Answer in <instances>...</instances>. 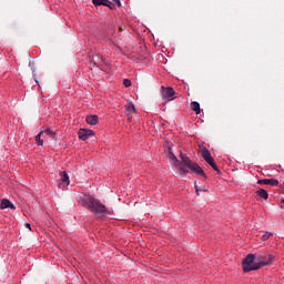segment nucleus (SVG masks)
<instances>
[{
    "mask_svg": "<svg viewBox=\"0 0 284 284\" xmlns=\"http://www.w3.org/2000/svg\"><path fill=\"white\" fill-rule=\"evenodd\" d=\"M113 3H115L114 6H116L118 8H121V0H112Z\"/></svg>",
    "mask_w": 284,
    "mask_h": 284,
    "instance_id": "obj_21",
    "label": "nucleus"
},
{
    "mask_svg": "<svg viewBox=\"0 0 284 284\" xmlns=\"http://www.w3.org/2000/svg\"><path fill=\"white\" fill-rule=\"evenodd\" d=\"M85 121L89 125H97L99 123V115H87Z\"/></svg>",
    "mask_w": 284,
    "mask_h": 284,
    "instance_id": "obj_11",
    "label": "nucleus"
},
{
    "mask_svg": "<svg viewBox=\"0 0 284 284\" xmlns=\"http://www.w3.org/2000/svg\"><path fill=\"white\" fill-rule=\"evenodd\" d=\"M24 227H27V230H32V226L30 225V223H24Z\"/></svg>",
    "mask_w": 284,
    "mask_h": 284,
    "instance_id": "obj_23",
    "label": "nucleus"
},
{
    "mask_svg": "<svg viewBox=\"0 0 284 284\" xmlns=\"http://www.w3.org/2000/svg\"><path fill=\"white\" fill-rule=\"evenodd\" d=\"M202 159H204V161H206V163L209 165H211V168L217 173L221 174V170L219 169V166L216 165V162L214 161V158H212V153H210V150H207V148H203L202 149Z\"/></svg>",
    "mask_w": 284,
    "mask_h": 284,
    "instance_id": "obj_4",
    "label": "nucleus"
},
{
    "mask_svg": "<svg viewBox=\"0 0 284 284\" xmlns=\"http://www.w3.org/2000/svg\"><path fill=\"white\" fill-rule=\"evenodd\" d=\"M93 61H99V54L93 55Z\"/></svg>",
    "mask_w": 284,
    "mask_h": 284,
    "instance_id": "obj_24",
    "label": "nucleus"
},
{
    "mask_svg": "<svg viewBox=\"0 0 284 284\" xmlns=\"http://www.w3.org/2000/svg\"><path fill=\"white\" fill-rule=\"evenodd\" d=\"M8 207H9L10 210H17V206H14V204L11 203L10 200L3 199V200L1 201V203H0V210H8Z\"/></svg>",
    "mask_w": 284,
    "mask_h": 284,
    "instance_id": "obj_9",
    "label": "nucleus"
},
{
    "mask_svg": "<svg viewBox=\"0 0 284 284\" xmlns=\"http://www.w3.org/2000/svg\"><path fill=\"white\" fill-rule=\"evenodd\" d=\"M274 234L272 232H266L265 234L262 235V241H267Z\"/></svg>",
    "mask_w": 284,
    "mask_h": 284,
    "instance_id": "obj_18",
    "label": "nucleus"
},
{
    "mask_svg": "<svg viewBox=\"0 0 284 284\" xmlns=\"http://www.w3.org/2000/svg\"><path fill=\"white\" fill-rule=\"evenodd\" d=\"M78 135L80 141H88V139L94 136V132L90 129H80Z\"/></svg>",
    "mask_w": 284,
    "mask_h": 284,
    "instance_id": "obj_6",
    "label": "nucleus"
},
{
    "mask_svg": "<svg viewBox=\"0 0 284 284\" xmlns=\"http://www.w3.org/2000/svg\"><path fill=\"white\" fill-rule=\"evenodd\" d=\"M123 85H124V88H131L132 87V81L130 79H124L123 80Z\"/></svg>",
    "mask_w": 284,
    "mask_h": 284,
    "instance_id": "obj_19",
    "label": "nucleus"
},
{
    "mask_svg": "<svg viewBox=\"0 0 284 284\" xmlns=\"http://www.w3.org/2000/svg\"><path fill=\"white\" fill-rule=\"evenodd\" d=\"M62 183L64 185H70V176L68 175V172H65V171L62 172Z\"/></svg>",
    "mask_w": 284,
    "mask_h": 284,
    "instance_id": "obj_15",
    "label": "nucleus"
},
{
    "mask_svg": "<svg viewBox=\"0 0 284 284\" xmlns=\"http://www.w3.org/2000/svg\"><path fill=\"white\" fill-rule=\"evenodd\" d=\"M89 212L95 214V216H108L110 210L99 200H92L91 206H89Z\"/></svg>",
    "mask_w": 284,
    "mask_h": 284,
    "instance_id": "obj_3",
    "label": "nucleus"
},
{
    "mask_svg": "<svg viewBox=\"0 0 284 284\" xmlns=\"http://www.w3.org/2000/svg\"><path fill=\"white\" fill-rule=\"evenodd\" d=\"M42 134H43V131H40L39 134L36 135L37 145H43V139H41Z\"/></svg>",
    "mask_w": 284,
    "mask_h": 284,
    "instance_id": "obj_17",
    "label": "nucleus"
},
{
    "mask_svg": "<svg viewBox=\"0 0 284 284\" xmlns=\"http://www.w3.org/2000/svg\"><path fill=\"white\" fill-rule=\"evenodd\" d=\"M162 99L164 101H174V99H176L175 94L176 91H174V88L172 87H162Z\"/></svg>",
    "mask_w": 284,
    "mask_h": 284,
    "instance_id": "obj_5",
    "label": "nucleus"
},
{
    "mask_svg": "<svg viewBox=\"0 0 284 284\" xmlns=\"http://www.w3.org/2000/svg\"><path fill=\"white\" fill-rule=\"evenodd\" d=\"M125 111L128 114H132L133 112H136V108L134 106V103L132 102L126 103Z\"/></svg>",
    "mask_w": 284,
    "mask_h": 284,
    "instance_id": "obj_14",
    "label": "nucleus"
},
{
    "mask_svg": "<svg viewBox=\"0 0 284 284\" xmlns=\"http://www.w3.org/2000/svg\"><path fill=\"white\" fill-rule=\"evenodd\" d=\"M283 203H284V199H283Z\"/></svg>",
    "mask_w": 284,
    "mask_h": 284,
    "instance_id": "obj_26",
    "label": "nucleus"
},
{
    "mask_svg": "<svg viewBox=\"0 0 284 284\" xmlns=\"http://www.w3.org/2000/svg\"><path fill=\"white\" fill-rule=\"evenodd\" d=\"M257 185H271V187H276L278 185V180L276 179L257 180Z\"/></svg>",
    "mask_w": 284,
    "mask_h": 284,
    "instance_id": "obj_8",
    "label": "nucleus"
},
{
    "mask_svg": "<svg viewBox=\"0 0 284 284\" xmlns=\"http://www.w3.org/2000/svg\"><path fill=\"white\" fill-rule=\"evenodd\" d=\"M43 133H44V134H48L49 136H52V134H54V131L51 130V129H45V130L43 131Z\"/></svg>",
    "mask_w": 284,
    "mask_h": 284,
    "instance_id": "obj_20",
    "label": "nucleus"
},
{
    "mask_svg": "<svg viewBox=\"0 0 284 284\" xmlns=\"http://www.w3.org/2000/svg\"><path fill=\"white\" fill-rule=\"evenodd\" d=\"M256 194L260 199H263L264 201H267V199L270 197V193H267V191H265L264 189H258L256 191Z\"/></svg>",
    "mask_w": 284,
    "mask_h": 284,
    "instance_id": "obj_12",
    "label": "nucleus"
},
{
    "mask_svg": "<svg viewBox=\"0 0 284 284\" xmlns=\"http://www.w3.org/2000/svg\"><path fill=\"white\" fill-rule=\"evenodd\" d=\"M169 156L171 159V161H174L175 163H179V158H176V155H174V152H172V148L169 146Z\"/></svg>",
    "mask_w": 284,
    "mask_h": 284,
    "instance_id": "obj_16",
    "label": "nucleus"
},
{
    "mask_svg": "<svg viewBox=\"0 0 284 284\" xmlns=\"http://www.w3.org/2000/svg\"><path fill=\"white\" fill-rule=\"evenodd\" d=\"M92 3L97 8H99V6H104L105 8H110V10H116V6L110 0H92Z\"/></svg>",
    "mask_w": 284,
    "mask_h": 284,
    "instance_id": "obj_7",
    "label": "nucleus"
},
{
    "mask_svg": "<svg viewBox=\"0 0 284 284\" xmlns=\"http://www.w3.org/2000/svg\"><path fill=\"white\" fill-rule=\"evenodd\" d=\"M95 199L90 196V197H81L80 199V203H82L84 205V207H87V210H90V207L92 206V201H94Z\"/></svg>",
    "mask_w": 284,
    "mask_h": 284,
    "instance_id": "obj_10",
    "label": "nucleus"
},
{
    "mask_svg": "<svg viewBox=\"0 0 284 284\" xmlns=\"http://www.w3.org/2000/svg\"><path fill=\"white\" fill-rule=\"evenodd\" d=\"M32 74H33V79H34L36 83H38V85H39V80H37V73H34V71H33Z\"/></svg>",
    "mask_w": 284,
    "mask_h": 284,
    "instance_id": "obj_22",
    "label": "nucleus"
},
{
    "mask_svg": "<svg viewBox=\"0 0 284 284\" xmlns=\"http://www.w3.org/2000/svg\"><path fill=\"white\" fill-rule=\"evenodd\" d=\"M274 261V255H254L248 254L243 261H242V267L243 272H254L256 270H261V267H265V265H270Z\"/></svg>",
    "mask_w": 284,
    "mask_h": 284,
    "instance_id": "obj_1",
    "label": "nucleus"
},
{
    "mask_svg": "<svg viewBox=\"0 0 284 284\" xmlns=\"http://www.w3.org/2000/svg\"><path fill=\"white\" fill-rule=\"evenodd\" d=\"M195 192H196V195L199 196V186L196 185V183H195Z\"/></svg>",
    "mask_w": 284,
    "mask_h": 284,
    "instance_id": "obj_25",
    "label": "nucleus"
},
{
    "mask_svg": "<svg viewBox=\"0 0 284 284\" xmlns=\"http://www.w3.org/2000/svg\"><path fill=\"white\" fill-rule=\"evenodd\" d=\"M180 159H181L180 172H182V174H190V170H191L193 174H197L203 179H207V175L205 174V171L203 170V168H201L199 163L192 162V160L190 159V156H187V154L181 152ZM186 168H189V170Z\"/></svg>",
    "mask_w": 284,
    "mask_h": 284,
    "instance_id": "obj_2",
    "label": "nucleus"
},
{
    "mask_svg": "<svg viewBox=\"0 0 284 284\" xmlns=\"http://www.w3.org/2000/svg\"><path fill=\"white\" fill-rule=\"evenodd\" d=\"M191 110H193L195 114H201V104L196 101L191 102Z\"/></svg>",
    "mask_w": 284,
    "mask_h": 284,
    "instance_id": "obj_13",
    "label": "nucleus"
}]
</instances>
